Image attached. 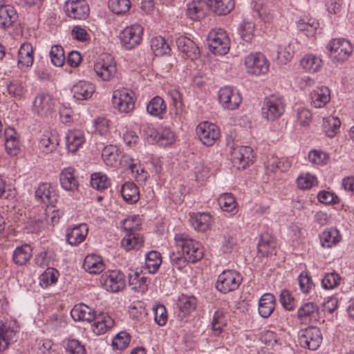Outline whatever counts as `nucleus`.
I'll use <instances>...</instances> for the list:
<instances>
[{"mask_svg": "<svg viewBox=\"0 0 354 354\" xmlns=\"http://www.w3.org/2000/svg\"><path fill=\"white\" fill-rule=\"evenodd\" d=\"M178 256L173 254L170 257L174 267L180 270L185 267L187 262L196 263L203 257V249L201 244L189 237L185 233H178L174 237Z\"/></svg>", "mask_w": 354, "mask_h": 354, "instance_id": "f257e3e1", "label": "nucleus"}, {"mask_svg": "<svg viewBox=\"0 0 354 354\" xmlns=\"http://www.w3.org/2000/svg\"><path fill=\"white\" fill-rule=\"evenodd\" d=\"M209 50L214 55H224L230 50V39L222 29L210 31L207 36Z\"/></svg>", "mask_w": 354, "mask_h": 354, "instance_id": "f03ea898", "label": "nucleus"}, {"mask_svg": "<svg viewBox=\"0 0 354 354\" xmlns=\"http://www.w3.org/2000/svg\"><path fill=\"white\" fill-rule=\"evenodd\" d=\"M284 107L281 97L270 95L264 100L261 108L262 116L268 121H274L283 115Z\"/></svg>", "mask_w": 354, "mask_h": 354, "instance_id": "7ed1b4c3", "label": "nucleus"}, {"mask_svg": "<svg viewBox=\"0 0 354 354\" xmlns=\"http://www.w3.org/2000/svg\"><path fill=\"white\" fill-rule=\"evenodd\" d=\"M242 281V277L236 271L227 270L221 272L217 279L216 289L224 294L236 290Z\"/></svg>", "mask_w": 354, "mask_h": 354, "instance_id": "20e7f679", "label": "nucleus"}, {"mask_svg": "<svg viewBox=\"0 0 354 354\" xmlns=\"http://www.w3.org/2000/svg\"><path fill=\"white\" fill-rule=\"evenodd\" d=\"M143 28L135 24L127 26L120 33L122 46L127 50H131L139 45L142 39Z\"/></svg>", "mask_w": 354, "mask_h": 354, "instance_id": "39448f33", "label": "nucleus"}, {"mask_svg": "<svg viewBox=\"0 0 354 354\" xmlns=\"http://www.w3.org/2000/svg\"><path fill=\"white\" fill-rule=\"evenodd\" d=\"M328 50L333 62H342L348 58L353 48L348 40L334 39L328 44Z\"/></svg>", "mask_w": 354, "mask_h": 354, "instance_id": "423d86ee", "label": "nucleus"}, {"mask_svg": "<svg viewBox=\"0 0 354 354\" xmlns=\"http://www.w3.org/2000/svg\"><path fill=\"white\" fill-rule=\"evenodd\" d=\"M322 342V335L319 328L308 327L299 332V344L305 348L317 350Z\"/></svg>", "mask_w": 354, "mask_h": 354, "instance_id": "0eeeda50", "label": "nucleus"}, {"mask_svg": "<svg viewBox=\"0 0 354 354\" xmlns=\"http://www.w3.org/2000/svg\"><path fill=\"white\" fill-rule=\"evenodd\" d=\"M133 92L126 88L116 90L113 92L112 103L115 109L121 113H129L133 110L135 102Z\"/></svg>", "mask_w": 354, "mask_h": 354, "instance_id": "6e6552de", "label": "nucleus"}, {"mask_svg": "<svg viewBox=\"0 0 354 354\" xmlns=\"http://www.w3.org/2000/svg\"><path fill=\"white\" fill-rule=\"evenodd\" d=\"M33 112L41 118H48L55 112V102L48 93H39L33 102Z\"/></svg>", "mask_w": 354, "mask_h": 354, "instance_id": "1a4fd4ad", "label": "nucleus"}, {"mask_svg": "<svg viewBox=\"0 0 354 354\" xmlns=\"http://www.w3.org/2000/svg\"><path fill=\"white\" fill-rule=\"evenodd\" d=\"M253 150L248 146H238L231 151L232 161L238 169H244L254 160Z\"/></svg>", "mask_w": 354, "mask_h": 354, "instance_id": "9d476101", "label": "nucleus"}, {"mask_svg": "<svg viewBox=\"0 0 354 354\" xmlns=\"http://www.w3.org/2000/svg\"><path fill=\"white\" fill-rule=\"evenodd\" d=\"M218 100L224 109L235 110L241 103L242 97L236 89L225 86L219 90Z\"/></svg>", "mask_w": 354, "mask_h": 354, "instance_id": "9b49d317", "label": "nucleus"}, {"mask_svg": "<svg viewBox=\"0 0 354 354\" xmlns=\"http://www.w3.org/2000/svg\"><path fill=\"white\" fill-rule=\"evenodd\" d=\"M248 72L255 75L266 74L268 71L269 64L265 56L261 53L248 55L245 59Z\"/></svg>", "mask_w": 354, "mask_h": 354, "instance_id": "f8f14e48", "label": "nucleus"}, {"mask_svg": "<svg viewBox=\"0 0 354 354\" xmlns=\"http://www.w3.org/2000/svg\"><path fill=\"white\" fill-rule=\"evenodd\" d=\"M106 289L113 292L122 290L126 286V279L120 270H109L102 276Z\"/></svg>", "mask_w": 354, "mask_h": 354, "instance_id": "ddd939ff", "label": "nucleus"}, {"mask_svg": "<svg viewBox=\"0 0 354 354\" xmlns=\"http://www.w3.org/2000/svg\"><path fill=\"white\" fill-rule=\"evenodd\" d=\"M64 9L66 15L74 19H84L89 13L88 6L84 0H68Z\"/></svg>", "mask_w": 354, "mask_h": 354, "instance_id": "4468645a", "label": "nucleus"}, {"mask_svg": "<svg viewBox=\"0 0 354 354\" xmlns=\"http://www.w3.org/2000/svg\"><path fill=\"white\" fill-rule=\"evenodd\" d=\"M196 133L203 145L212 146L219 137V131L216 126L207 122L198 125Z\"/></svg>", "mask_w": 354, "mask_h": 354, "instance_id": "2eb2a0df", "label": "nucleus"}, {"mask_svg": "<svg viewBox=\"0 0 354 354\" xmlns=\"http://www.w3.org/2000/svg\"><path fill=\"white\" fill-rule=\"evenodd\" d=\"M94 71L96 75L104 81L110 80L116 73V65L112 58L107 57V59H99L94 64Z\"/></svg>", "mask_w": 354, "mask_h": 354, "instance_id": "dca6fc26", "label": "nucleus"}, {"mask_svg": "<svg viewBox=\"0 0 354 354\" xmlns=\"http://www.w3.org/2000/svg\"><path fill=\"white\" fill-rule=\"evenodd\" d=\"M176 43L178 50L183 53L187 58L194 60L199 57V47L189 37L180 36L177 38Z\"/></svg>", "mask_w": 354, "mask_h": 354, "instance_id": "f3484780", "label": "nucleus"}, {"mask_svg": "<svg viewBox=\"0 0 354 354\" xmlns=\"http://www.w3.org/2000/svg\"><path fill=\"white\" fill-rule=\"evenodd\" d=\"M34 50L30 43L22 44L18 50V66L26 71L32 66L34 62Z\"/></svg>", "mask_w": 354, "mask_h": 354, "instance_id": "a211bd4d", "label": "nucleus"}, {"mask_svg": "<svg viewBox=\"0 0 354 354\" xmlns=\"http://www.w3.org/2000/svg\"><path fill=\"white\" fill-rule=\"evenodd\" d=\"M297 316L303 322L314 323L319 319V308L312 302L305 303L298 309Z\"/></svg>", "mask_w": 354, "mask_h": 354, "instance_id": "6ab92c4d", "label": "nucleus"}, {"mask_svg": "<svg viewBox=\"0 0 354 354\" xmlns=\"http://www.w3.org/2000/svg\"><path fill=\"white\" fill-rule=\"evenodd\" d=\"M209 10L207 1L205 0H194L187 4V15L192 20L203 19Z\"/></svg>", "mask_w": 354, "mask_h": 354, "instance_id": "aec40b11", "label": "nucleus"}, {"mask_svg": "<svg viewBox=\"0 0 354 354\" xmlns=\"http://www.w3.org/2000/svg\"><path fill=\"white\" fill-rule=\"evenodd\" d=\"M75 99L77 100H86L89 99L95 91V87L93 84L80 81L71 88Z\"/></svg>", "mask_w": 354, "mask_h": 354, "instance_id": "412c9836", "label": "nucleus"}, {"mask_svg": "<svg viewBox=\"0 0 354 354\" xmlns=\"http://www.w3.org/2000/svg\"><path fill=\"white\" fill-rule=\"evenodd\" d=\"M74 320L86 321L91 322L97 316L95 311L88 306L80 304L75 305L71 311Z\"/></svg>", "mask_w": 354, "mask_h": 354, "instance_id": "4be33fe9", "label": "nucleus"}, {"mask_svg": "<svg viewBox=\"0 0 354 354\" xmlns=\"http://www.w3.org/2000/svg\"><path fill=\"white\" fill-rule=\"evenodd\" d=\"M92 330L97 335L105 333L108 330L111 329L114 324L113 319L106 313H100L95 317Z\"/></svg>", "mask_w": 354, "mask_h": 354, "instance_id": "5701e85b", "label": "nucleus"}, {"mask_svg": "<svg viewBox=\"0 0 354 354\" xmlns=\"http://www.w3.org/2000/svg\"><path fill=\"white\" fill-rule=\"evenodd\" d=\"M88 231V227L85 223L75 226L67 231L66 241L71 245H77L85 239Z\"/></svg>", "mask_w": 354, "mask_h": 354, "instance_id": "b1692460", "label": "nucleus"}, {"mask_svg": "<svg viewBox=\"0 0 354 354\" xmlns=\"http://www.w3.org/2000/svg\"><path fill=\"white\" fill-rule=\"evenodd\" d=\"M209 10L216 15H225L234 7V0H207Z\"/></svg>", "mask_w": 354, "mask_h": 354, "instance_id": "393cba45", "label": "nucleus"}, {"mask_svg": "<svg viewBox=\"0 0 354 354\" xmlns=\"http://www.w3.org/2000/svg\"><path fill=\"white\" fill-rule=\"evenodd\" d=\"M275 308V298L273 295L266 293L261 296L259 302V313L263 318L270 316Z\"/></svg>", "mask_w": 354, "mask_h": 354, "instance_id": "a878e982", "label": "nucleus"}, {"mask_svg": "<svg viewBox=\"0 0 354 354\" xmlns=\"http://www.w3.org/2000/svg\"><path fill=\"white\" fill-rule=\"evenodd\" d=\"M32 249L29 244H24L15 248L12 261L17 266L25 265L32 257Z\"/></svg>", "mask_w": 354, "mask_h": 354, "instance_id": "bb28decb", "label": "nucleus"}, {"mask_svg": "<svg viewBox=\"0 0 354 354\" xmlns=\"http://www.w3.org/2000/svg\"><path fill=\"white\" fill-rule=\"evenodd\" d=\"M189 222L196 230L205 232L210 226L212 216L208 213H198L191 216Z\"/></svg>", "mask_w": 354, "mask_h": 354, "instance_id": "cd10ccee", "label": "nucleus"}, {"mask_svg": "<svg viewBox=\"0 0 354 354\" xmlns=\"http://www.w3.org/2000/svg\"><path fill=\"white\" fill-rule=\"evenodd\" d=\"M17 14L13 7L0 5V27L6 28L17 20Z\"/></svg>", "mask_w": 354, "mask_h": 354, "instance_id": "c85d7f7f", "label": "nucleus"}, {"mask_svg": "<svg viewBox=\"0 0 354 354\" xmlns=\"http://www.w3.org/2000/svg\"><path fill=\"white\" fill-rule=\"evenodd\" d=\"M66 147L69 151L75 153L84 142L83 133L79 130L70 131L66 136Z\"/></svg>", "mask_w": 354, "mask_h": 354, "instance_id": "c756f323", "label": "nucleus"}, {"mask_svg": "<svg viewBox=\"0 0 354 354\" xmlns=\"http://www.w3.org/2000/svg\"><path fill=\"white\" fill-rule=\"evenodd\" d=\"M312 104L315 108H321L330 101V90L326 86H321L314 90L311 94Z\"/></svg>", "mask_w": 354, "mask_h": 354, "instance_id": "7c9ffc66", "label": "nucleus"}, {"mask_svg": "<svg viewBox=\"0 0 354 354\" xmlns=\"http://www.w3.org/2000/svg\"><path fill=\"white\" fill-rule=\"evenodd\" d=\"M83 267L91 274H98L104 270V264L100 257L91 254L86 257Z\"/></svg>", "mask_w": 354, "mask_h": 354, "instance_id": "2f4dec72", "label": "nucleus"}, {"mask_svg": "<svg viewBox=\"0 0 354 354\" xmlns=\"http://www.w3.org/2000/svg\"><path fill=\"white\" fill-rule=\"evenodd\" d=\"M167 111V105L164 100L160 96H155L147 104V111L155 117L161 118Z\"/></svg>", "mask_w": 354, "mask_h": 354, "instance_id": "473e14b6", "label": "nucleus"}, {"mask_svg": "<svg viewBox=\"0 0 354 354\" xmlns=\"http://www.w3.org/2000/svg\"><path fill=\"white\" fill-rule=\"evenodd\" d=\"M276 247L274 239L268 233L262 234L258 243V252L263 257L269 255Z\"/></svg>", "mask_w": 354, "mask_h": 354, "instance_id": "72a5a7b5", "label": "nucleus"}, {"mask_svg": "<svg viewBox=\"0 0 354 354\" xmlns=\"http://www.w3.org/2000/svg\"><path fill=\"white\" fill-rule=\"evenodd\" d=\"M272 6V3L268 0H258L256 2L255 10L259 17L265 22H270L274 18Z\"/></svg>", "mask_w": 354, "mask_h": 354, "instance_id": "f704fd0d", "label": "nucleus"}, {"mask_svg": "<svg viewBox=\"0 0 354 354\" xmlns=\"http://www.w3.org/2000/svg\"><path fill=\"white\" fill-rule=\"evenodd\" d=\"M341 236L336 229H329L324 231L319 235L320 243L324 248H331L339 242Z\"/></svg>", "mask_w": 354, "mask_h": 354, "instance_id": "c9c22d12", "label": "nucleus"}, {"mask_svg": "<svg viewBox=\"0 0 354 354\" xmlns=\"http://www.w3.org/2000/svg\"><path fill=\"white\" fill-rule=\"evenodd\" d=\"M129 283L133 286V289L143 292L147 289L150 280L138 271H135L129 274Z\"/></svg>", "mask_w": 354, "mask_h": 354, "instance_id": "e433bc0d", "label": "nucleus"}, {"mask_svg": "<svg viewBox=\"0 0 354 354\" xmlns=\"http://www.w3.org/2000/svg\"><path fill=\"white\" fill-rule=\"evenodd\" d=\"M121 192L123 198L127 202L134 203L139 200L138 188L133 183H125L122 187Z\"/></svg>", "mask_w": 354, "mask_h": 354, "instance_id": "4c0bfd02", "label": "nucleus"}, {"mask_svg": "<svg viewBox=\"0 0 354 354\" xmlns=\"http://www.w3.org/2000/svg\"><path fill=\"white\" fill-rule=\"evenodd\" d=\"M143 242L142 237L138 233H129L123 237L121 245L126 250H130L140 248Z\"/></svg>", "mask_w": 354, "mask_h": 354, "instance_id": "58836bf2", "label": "nucleus"}, {"mask_svg": "<svg viewBox=\"0 0 354 354\" xmlns=\"http://www.w3.org/2000/svg\"><path fill=\"white\" fill-rule=\"evenodd\" d=\"M151 48L156 56L169 55L171 52L169 44L160 36L151 39Z\"/></svg>", "mask_w": 354, "mask_h": 354, "instance_id": "ea45409f", "label": "nucleus"}, {"mask_svg": "<svg viewBox=\"0 0 354 354\" xmlns=\"http://www.w3.org/2000/svg\"><path fill=\"white\" fill-rule=\"evenodd\" d=\"M162 263L161 255L157 251H150L146 254V268L150 274L156 273Z\"/></svg>", "mask_w": 354, "mask_h": 354, "instance_id": "a19ab883", "label": "nucleus"}, {"mask_svg": "<svg viewBox=\"0 0 354 354\" xmlns=\"http://www.w3.org/2000/svg\"><path fill=\"white\" fill-rule=\"evenodd\" d=\"M218 203L223 211L232 213L237 212V203L232 194L225 193L220 195Z\"/></svg>", "mask_w": 354, "mask_h": 354, "instance_id": "79ce46f5", "label": "nucleus"}, {"mask_svg": "<svg viewBox=\"0 0 354 354\" xmlns=\"http://www.w3.org/2000/svg\"><path fill=\"white\" fill-rule=\"evenodd\" d=\"M179 310L185 315L189 314L197 305V299L194 296L182 295L177 303Z\"/></svg>", "mask_w": 354, "mask_h": 354, "instance_id": "37998d69", "label": "nucleus"}, {"mask_svg": "<svg viewBox=\"0 0 354 354\" xmlns=\"http://www.w3.org/2000/svg\"><path fill=\"white\" fill-rule=\"evenodd\" d=\"M153 136L160 145L167 146L174 141V133L168 128H162L158 132L152 131L151 136Z\"/></svg>", "mask_w": 354, "mask_h": 354, "instance_id": "c03bdc74", "label": "nucleus"}, {"mask_svg": "<svg viewBox=\"0 0 354 354\" xmlns=\"http://www.w3.org/2000/svg\"><path fill=\"white\" fill-rule=\"evenodd\" d=\"M118 149L115 145H108L103 148L102 157L106 165L113 166L119 160V156L117 153Z\"/></svg>", "mask_w": 354, "mask_h": 354, "instance_id": "a18cd8bd", "label": "nucleus"}, {"mask_svg": "<svg viewBox=\"0 0 354 354\" xmlns=\"http://www.w3.org/2000/svg\"><path fill=\"white\" fill-rule=\"evenodd\" d=\"M341 122L336 117L330 116L323 119V129L327 136L334 137L338 132Z\"/></svg>", "mask_w": 354, "mask_h": 354, "instance_id": "49530a36", "label": "nucleus"}, {"mask_svg": "<svg viewBox=\"0 0 354 354\" xmlns=\"http://www.w3.org/2000/svg\"><path fill=\"white\" fill-rule=\"evenodd\" d=\"M300 64L305 70L315 73L320 69L322 60L315 55H307L301 59Z\"/></svg>", "mask_w": 354, "mask_h": 354, "instance_id": "de8ad7c7", "label": "nucleus"}, {"mask_svg": "<svg viewBox=\"0 0 354 354\" xmlns=\"http://www.w3.org/2000/svg\"><path fill=\"white\" fill-rule=\"evenodd\" d=\"M108 6L113 13L122 15L129 10L131 3V0H109Z\"/></svg>", "mask_w": 354, "mask_h": 354, "instance_id": "09e8293b", "label": "nucleus"}, {"mask_svg": "<svg viewBox=\"0 0 354 354\" xmlns=\"http://www.w3.org/2000/svg\"><path fill=\"white\" fill-rule=\"evenodd\" d=\"M58 145L57 136L52 132L45 133L39 141L40 147L50 151L54 150Z\"/></svg>", "mask_w": 354, "mask_h": 354, "instance_id": "8fccbe9b", "label": "nucleus"}, {"mask_svg": "<svg viewBox=\"0 0 354 354\" xmlns=\"http://www.w3.org/2000/svg\"><path fill=\"white\" fill-rule=\"evenodd\" d=\"M52 64L57 67L62 66L65 62V55L63 48L59 45H54L50 51Z\"/></svg>", "mask_w": 354, "mask_h": 354, "instance_id": "3c124183", "label": "nucleus"}, {"mask_svg": "<svg viewBox=\"0 0 354 354\" xmlns=\"http://www.w3.org/2000/svg\"><path fill=\"white\" fill-rule=\"evenodd\" d=\"M226 325L225 314L221 310L215 311L212 321V329L216 335H219Z\"/></svg>", "mask_w": 354, "mask_h": 354, "instance_id": "603ef678", "label": "nucleus"}, {"mask_svg": "<svg viewBox=\"0 0 354 354\" xmlns=\"http://www.w3.org/2000/svg\"><path fill=\"white\" fill-rule=\"evenodd\" d=\"M254 23L244 21L239 29L241 39L245 42H250L254 37Z\"/></svg>", "mask_w": 354, "mask_h": 354, "instance_id": "864d4df0", "label": "nucleus"}, {"mask_svg": "<svg viewBox=\"0 0 354 354\" xmlns=\"http://www.w3.org/2000/svg\"><path fill=\"white\" fill-rule=\"evenodd\" d=\"M131 341V335L125 331H121L113 338L112 345L117 349L126 348Z\"/></svg>", "mask_w": 354, "mask_h": 354, "instance_id": "5fc2aeb1", "label": "nucleus"}, {"mask_svg": "<svg viewBox=\"0 0 354 354\" xmlns=\"http://www.w3.org/2000/svg\"><path fill=\"white\" fill-rule=\"evenodd\" d=\"M58 272L55 269L48 268L40 277V284L47 287L55 283L57 280Z\"/></svg>", "mask_w": 354, "mask_h": 354, "instance_id": "6e6d98bb", "label": "nucleus"}, {"mask_svg": "<svg viewBox=\"0 0 354 354\" xmlns=\"http://www.w3.org/2000/svg\"><path fill=\"white\" fill-rule=\"evenodd\" d=\"M341 277L336 272L326 274L322 280V285L324 289H333L340 282Z\"/></svg>", "mask_w": 354, "mask_h": 354, "instance_id": "4d7b16f0", "label": "nucleus"}, {"mask_svg": "<svg viewBox=\"0 0 354 354\" xmlns=\"http://www.w3.org/2000/svg\"><path fill=\"white\" fill-rule=\"evenodd\" d=\"M154 320L160 326H165L167 321V312L164 305L159 304L153 308Z\"/></svg>", "mask_w": 354, "mask_h": 354, "instance_id": "13d9d810", "label": "nucleus"}, {"mask_svg": "<svg viewBox=\"0 0 354 354\" xmlns=\"http://www.w3.org/2000/svg\"><path fill=\"white\" fill-rule=\"evenodd\" d=\"M8 93L15 97L20 98L25 93L21 82L18 80L12 81L7 86Z\"/></svg>", "mask_w": 354, "mask_h": 354, "instance_id": "bf43d9fd", "label": "nucleus"}, {"mask_svg": "<svg viewBox=\"0 0 354 354\" xmlns=\"http://www.w3.org/2000/svg\"><path fill=\"white\" fill-rule=\"evenodd\" d=\"M50 185L47 183L41 184L35 191V196L44 203L50 202Z\"/></svg>", "mask_w": 354, "mask_h": 354, "instance_id": "052dcab7", "label": "nucleus"}, {"mask_svg": "<svg viewBox=\"0 0 354 354\" xmlns=\"http://www.w3.org/2000/svg\"><path fill=\"white\" fill-rule=\"evenodd\" d=\"M320 203L325 205L337 204L339 203V198L335 194L328 191H321L317 195Z\"/></svg>", "mask_w": 354, "mask_h": 354, "instance_id": "680f3d73", "label": "nucleus"}, {"mask_svg": "<svg viewBox=\"0 0 354 354\" xmlns=\"http://www.w3.org/2000/svg\"><path fill=\"white\" fill-rule=\"evenodd\" d=\"M299 283L300 290L304 293L309 292L314 286L311 277L304 272L299 276Z\"/></svg>", "mask_w": 354, "mask_h": 354, "instance_id": "e2e57ef3", "label": "nucleus"}, {"mask_svg": "<svg viewBox=\"0 0 354 354\" xmlns=\"http://www.w3.org/2000/svg\"><path fill=\"white\" fill-rule=\"evenodd\" d=\"M66 348L71 354H85L86 353L84 346L75 339H68Z\"/></svg>", "mask_w": 354, "mask_h": 354, "instance_id": "0e129e2a", "label": "nucleus"}, {"mask_svg": "<svg viewBox=\"0 0 354 354\" xmlns=\"http://www.w3.org/2000/svg\"><path fill=\"white\" fill-rule=\"evenodd\" d=\"M308 158L315 165H324L326 163L328 156L322 151L313 150L309 153Z\"/></svg>", "mask_w": 354, "mask_h": 354, "instance_id": "69168bd1", "label": "nucleus"}, {"mask_svg": "<svg viewBox=\"0 0 354 354\" xmlns=\"http://www.w3.org/2000/svg\"><path fill=\"white\" fill-rule=\"evenodd\" d=\"M319 26V23L314 19H309L308 22L306 23L304 19H300L298 21V28L301 31H307L308 34L313 35L314 31L317 30Z\"/></svg>", "mask_w": 354, "mask_h": 354, "instance_id": "338daca9", "label": "nucleus"}, {"mask_svg": "<svg viewBox=\"0 0 354 354\" xmlns=\"http://www.w3.org/2000/svg\"><path fill=\"white\" fill-rule=\"evenodd\" d=\"M71 35L73 39L80 41H87L90 40V35L84 28L79 26L73 27L71 30Z\"/></svg>", "mask_w": 354, "mask_h": 354, "instance_id": "774afa93", "label": "nucleus"}]
</instances>
